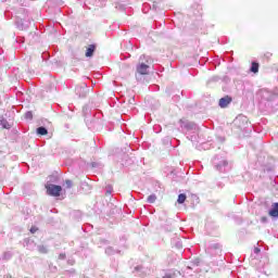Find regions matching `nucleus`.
I'll return each mask as SVG.
<instances>
[{"label": "nucleus", "mask_w": 278, "mask_h": 278, "mask_svg": "<svg viewBox=\"0 0 278 278\" xmlns=\"http://www.w3.org/2000/svg\"><path fill=\"white\" fill-rule=\"evenodd\" d=\"M65 184H66L67 188H72V186H73V182L71 180H66Z\"/></svg>", "instance_id": "f8f14e48"}, {"label": "nucleus", "mask_w": 278, "mask_h": 278, "mask_svg": "<svg viewBox=\"0 0 278 278\" xmlns=\"http://www.w3.org/2000/svg\"><path fill=\"white\" fill-rule=\"evenodd\" d=\"M37 134H38V136H47L49 134V130H47V128L41 126V127L37 128Z\"/></svg>", "instance_id": "6e6552de"}, {"label": "nucleus", "mask_w": 278, "mask_h": 278, "mask_svg": "<svg viewBox=\"0 0 278 278\" xmlns=\"http://www.w3.org/2000/svg\"><path fill=\"white\" fill-rule=\"evenodd\" d=\"M137 72L139 73V75H149V65L141 63L137 67Z\"/></svg>", "instance_id": "7ed1b4c3"}, {"label": "nucleus", "mask_w": 278, "mask_h": 278, "mask_svg": "<svg viewBox=\"0 0 278 278\" xmlns=\"http://www.w3.org/2000/svg\"><path fill=\"white\" fill-rule=\"evenodd\" d=\"M269 216H271L273 218H277V216H278V203H274L271 205V210L269 211Z\"/></svg>", "instance_id": "423d86ee"}, {"label": "nucleus", "mask_w": 278, "mask_h": 278, "mask_svg": "<svg viewBox=\"0 0 278 278\" xmlns=\"http://www.w3.org/2000/svg\"><path fill=\"white\" fill-rule=\"evenodd\" d=\"M86 88H87V85L85 83L77 85L75 87V92H76L77 97H86Z\"/></svg>", "instance_id": "f03ea898"}, {"label": "nucleus", "mask_w": 278, "mask_h": 278, "mask_svg": "<svg viewBox=\"0 0 278 278\" xmlns=\"http://www.w3.org/2000/svg\"><path fill=\"white\" fill-rule=\"evenodd\" d=\"M147 201L148 203H154L155 201H157V197L155 194H151L148 197Z\"/></svg>", "instance_id": "9d476101"}, {"label": "nucleus", "mask_w": 278, "mask_h": 278, "mask_svg": "<svg viewBox=\"0 0 278 278\" xmlns=\"http://www.w3.org/2000/svg\"><path fill=\"white\" fill-rule=\"evenodd\" d=\"M229 103H231V97L226 96L222 99H219V108H227V105H229Z\"/></svg>", "instance_id": "39448f33"}, {"label": "nucleus", "mask_w": 278, "mask_h": 278, "mask_svg": "<svg viewBox=\"0 0 278 278\" xmlns=\"http://www.w3.org/2000/svg\"><path fill=\"white\" fill-rule=\"evenodd\" d=\"M125 71V68H122V72Z\"/></svg>", "instance_id": "6ab92c4d"}, {"label": "nucleus", "mask_w": 278, "mask_h": 278, "mask_svg": "<svg viewBox=\"0 0 278 278\" xmlns=\"http://www.w3.org/2000/svg\"><path fill=\"white\" fill-rule=\"evenodd\" d=\"M261 220H262V223H266V220H268V218L267 217H262Z\"/></svg>", "instance_id": "4468645a"}, {"label": "nucleus", "mask_w": 278, "mask_h": 278, "mask_svg": "<svg viewBox=\"0 0 278 278\" xmlns=\"http://www.w3.org/2000/svg\"><path fill=\"white\" fill-rule=\"evenodd\" d=\"M134 98H131L130 100H129V102H130V105H134Z\"/></svg>", "instance_id": "2eb2a0df"}, {"label": "nucleus", "mask_w": 278, "mask_h": 278, "mask_svg": "<svg viewBox=\"0 0 278 278\" xmlns=\"http://www.w3.org/2000/svg\"><path fill=\"white\" fill-rule=\"evenodd\" d=\"M26 118H31V112L26 113Z\"/></svg>", "instance_id": "ddd939ff"}, {"label": "nucleus", "mask_w": 278, "mask_h": 278, "mask_svg": "<svg viewBox=\"0 0 278 278\" xmlns=\"http://www.w3.org/2000/svg\"><path fill=\"white\" fill-rule=\"evenodd\" d=\"M39 253H48L47 247L40 245L39 247Z\"/></svg>", "instance_id": "9b49d317"}, {"label": "nucleus", "mask_w": 278, "mask_h": 278, "mask_svg": "<svg viewBox=\"0 0 278 278\" xmlns=\"http://www.w3.org/2000/svg\"><path fill=\"white\" fill-rule=\"evenodd\" d=\"M187 195L186 193H180L177 199V203L182 204L186 203Z\"/></svg>", "instance_id": "1a4fd4ad"}, {"label": "nucleus", "mask_w": 278, "mask_h": 278, "mask_svg": "<svg viewBox=\"0 0 278 278\" xmlns=\"http://www.w3.org/2000/svg\"><path fill=\"white\" fill-rule=\"evenodd\" d=\"M31 233H36V228L30 229Z\"/></svg>", "instance_id": "dca6fc26"}, {"label": "nucleus", "mask_w": 278, "mask_h": 278, "mask_svg": "<svg viewBox=\"0 0 278 278\" xmlns=\"http://www.w3.org/2000/svg\"><path fill=\"white\" fill-rule=\"evenodd\" d=\"M144 58H147V56L142 55V56H140V60H144Z\"/></svg>", "instance_id": "a211bd4d"}, {"label": "nucleus", "mask_w": 278, "mask_h": 278, "mask_svg": "<svg viewBox=\"0 0 278 278\" xmlns=\"http://www.w3.org/2000/svg\"><path fill=\"white\" fill-rule=\"evenodd\" d=\"M251 73H260V63L252 62Z\"/></svg>", "instance_id": "0eeeda50"}, {"label": "nucleus", "mask_w": 278, "mask_h": 278, "mask_svg": "<svg viewBox=\"0 0 278 278\" xmlns=\"http://www.w3.org/2000/svg\"><path fill=\"white\" fill-rule=\"evenodd\" d=\"M3 127H4V129H10V127H9V126H5V125H3Z\"/></svg>", "instance_id": "f3484780"}, {"label": "nucleus", "mask_w": 278, "mask_h": 278, "mask_svg": "<svg viewBox=\"0 0 278 278\" xmlns=\"http://www.w3.org/2000/svg\"><path fill=\"white\" fill-rule=\"evenodd\" d=\"M46 189H47V194H49L50 197H60L62 192V186H58V185H47Z\"/></svg>", "instance_id": "f257e3e1"}, {"label": "nucleus", "mask_w": 278, "mask_h": 278, "mask_svg": "<svg viewBox=\"0 0 278 278\" xmlns=\"http://www.w3.org/2000/svg\"><path fill=\"white\" fill-rule=\"evenodd\" d=\"M94 51H97V45H89L86 50V58H92L94 55Z\"/></svg>", "instance_id": "20e7f679"}]
</instances>
